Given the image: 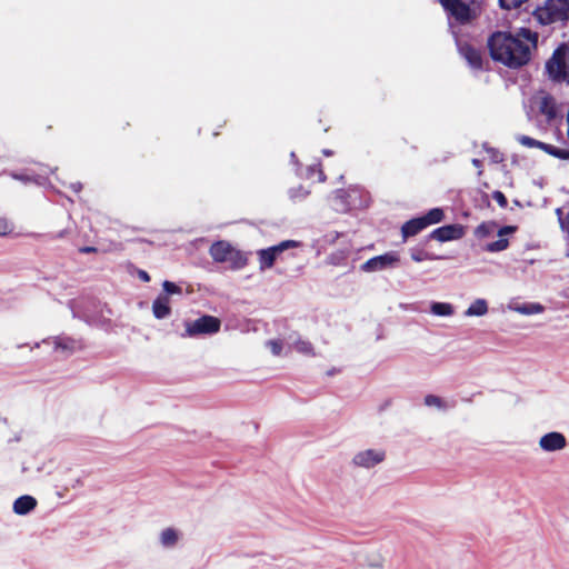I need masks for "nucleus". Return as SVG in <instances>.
Wrapping results in <instances>:
<instances>
[{
    "label": "nucleus",
    "instance_id": "obj_30",
    "mask_svg": "<svg viewBox=\"0 0 569 569\" xmlns=\"http://www.w3.org/2000/svg\"><path fill=\"white\" fill-rule=\"evenodd\" d=\"M509 246V241L507 239H498L496 241H492L486 246V250L489 252H499L505 249H507Z\"/></svg>",
    "mask_w": 569,
    "mask_h": 569
},
{
    "label": "nucleus",
    "instance_id": "obj_12",
    "mask_svg": "<svg viewBox=\"0 0 569 569\" xmlns=\"http://www.w3.org/2000/svg\"><path fill=\"white\" fill-rule=\"evenodd\" d=\"M37 507V500L32 496L24 495L17 498L13 502V512L19 516H26L30 513Z\"/></svg>",
    "mask_w": 569,
    "mask_h": 569
},
{
    "label": "nucleus",
    "instance_id": "obj_38",
    "mask_svg": "<svg viewBox=\"0 0 569 569\" xmlns=\"http://www.w3.org/2000/svg\"><path fill=\"white\" fill-rule=\"evenodd\" d=\"M492 198H493V200H496L498 202V204L501 208H506L507 207L508 200H507L506 196L501 191H498V190L493 191Z\"/></svg>",
    "mask_w": 569,
    "mask_h": 569
},
{
    "label": "nucleus",
    "instance_id": "obj_19",
    "mask_svg": "<svg viewBox=\"0 0 569 569\" xmlns=\"http://www.w3.org/2000/svg\"><path fill=\"white\" fill-rule=\"evenodd\" d=\"M512 310L520 315H538L543 312L545 307L538 302H529V303H522V305H516L513 307H510Z\"/></svg>",
    "mask_w": 569,
    "mask_h": 569
},
{
    "label": "nucleus",
    "instance_id": "obj_13",
    "mask_svg": "<svg viewBox=\"0 0 569 569\" xmlns=\"http://www.w3.org/2000/svg\"><path fill=\"white\" fill-rule=\"evenodd\" d=\"M152 312L157 319H166L171 313L170 299L167 295H159L152 303Z\"/></svg>",
    "mask_w": 569,
    "mask_h": 569
},
{
    "label": "nucleus",
    "instance_id": "obj_37",
    "mask_svg": "<svg viewBox=\"0 0 569 569\" xmlns=\"http://www.w3.org/2000/svg\"><path fill=\"white\" fill-rule=\"evenodd\" d=\"M12 231V226L6 218L0 217V237L7 236Z\"/></svg>",
    "mask_w": 569,
    "mask_h": 569
},
{
    "label": "nucleus",
    "instance_id": "obj_7",
    "mask_svg": "<svg viewBox=\"0 0 569 569\" xmlns=\"http://www.w3.org/2000/svg\"><path fill=\"white\" fill-rule=\"evenodd\" d=\"M456 44L460 57L466 60L471 69L477 71L483 70L485 58L480 49L461 39H456Z\"/></svg>",
    "mask_w": 569,
    "mask_h": 569
},
{
    "label": "nucleus",
    "instance_id": "obj_16",
    "mask_svg": "<svg viewBox=\"0 0 569 569\" xmlns=\"http://www.w3.org/2000/svg\"><path fill=\"white\" fill-rule=\"evenodd\" d=\"M54 343L56 350H61L62 352H66L67 356L82 348L80 340H76L69 337H59L56 339Z\"/></svg>",
    "mask_w": 569,
    "mask_h": 569
},
{
    "label": "nucleus",
    "instance_id": "obj_5",
    "mask_svg": "<svg viewBox=\"0 0 569 569\" xmlns=\"http://www.w3.org/2000/svg\"><path fill=\"white\" fill-rule=\"evenodd\" d=\"M221 321L213 317L204 315L193 321L186 322V335L196 337L199 335H213L220 330Z\"/></svg>",
    "mask_w": 569,
    "mask_h": 569
},
{
    "label": "nucleus",
    "instance_id": "obj_36",
    "mask_svg": "<svg viewBox=\"0 0 569 569\" xmlns=\"http://www.w3.org/2000/svg\"><path fill=\"white\" fill-rule=\"evenodd\" d=\"M483 149L490 154L493 162H500L503 160L502 154L497 149L489 147L487 143L483 144Z\"/></svg>",
    "mask_w": 569,
    "mask_h": 569
},
{
    "label": "nucleus",
    "instance_id": "obj_40",
    "mask_svg": "<svg viewBox=\"0 0 569 569\" xmlns=\"http://www.w3.org/2000/svg\"><path fill=\"white\" fill-rule=\"evenodd\" d=\"M10 176L14 179V180H19V181H22L24 183L27 182H30L31 181V178L29 176H26V174H19V173H16V172H11Z\"/></svg>",
    "mask_w": 569,
    "mask_h": 569
},
{
    "label": "nucleus",
    "instance_id": "obj_23",
    "mask_svg": "<svg viewBox=\"0 0 569 569\" xmlns=\"http://www.w3.org/2000/svg\"><path fill=\"white\" fill-rule=\"evenodd\" d=\"M425 220L426 226H431L435 223H439L443 220L445 213L440 208H433L429 210L425 216L421 217Z\"/></svg>",
    "mask_w": 569,
    "mask_h": 569
},
{
    "label": "nucleus",
    "instance_id": "obj_1",
    "mask_svg": "<svg viewBox=\"0 0 569 569\" xmlns=\"http://www.w3.org/2000/svg\"><path fill=\"white\" fill-rule=\"evenodd\" d=\"M538 33L521 28L517 34L506 31L493 32L487 41L492 60L508 68L517 69L530 61L531 50L536 49Z\"/></svg>",
    "mask_w": 569,
    "mask_h": 569
},
{
    "label": "nucleus",
    "instance_id": "obj_35",
    "mask_svg": "<svg viewBox=\"0 0 569 569\" xmlns=\"http://www.w3.org/2000/svg\"><path fill=\"white\" fill-rule=\"evenodd\" d=\"M266 346L270 349L272 355L280 356L282 351V342L280 340H268Z\"/></svg>",
    "mask_w": 569,
    "mask_h": 569
},
{
    "label": "nucleus",
    "instance_id": "obj_39",
    "mask_svg": "<svg viewBox=\"0 0 569 569\" xmlns=\"http://www.w3.org/2000/svg\"><path fill=\"white\" fill-rule=\"evenodd\" d=\"M490 232V229H489V226L486 224V223H481L480 226L477 227L476 229V234L478 237H486L488 236Z\"/></svg>",
    "mask_w": 569,
    "mask_h": 569
},
{
    "label": "nucleus",
    "instance_id": "obj_9",
    "mask_svg": "<svg viewBox=\"0 0 569 569\" xmlns=\"http://www.w3.org/2000/svg\"><path fill=\"white\" fill-rule=\"evenodd\" d=\"M449 17L459 23H468L472 19V11L462 0H439Z\"/></svg>",
    "mask_w": 569,
    "mask_h": 569
},
{
    "label": "nucleus",
    "instance_id": "obj_28",
    "mask_svg": "<svg viewBox=\"0 0 569 569\" xmlns=\"http://www.w3.org/2000/svg\"><path fill=\"white\" fill-rule=\"evenodd\" d=\"M298 246H299V242H297L295 240H284L276 246L269 247V249L274 253V257L278 258L283 251H286L290 248H296Z\"/></svg>",
    "mask_w": 569,
    "mask_h": 569
},
{
    "label": "nucleus",
    "instance_id": "obj_26",
    "mask_svg": "<svg viewBox=\"0 0 569 569\" xmlns=\"http://www.w3.org/2000/svg\"><path fill=\"white\" fill-rule=\"evenodd\" d=\"M410 257L416 262H421L423 260H435L440 259L441 257L435 256L423 249L420 248H413L410 251Z\"/></svg>",
    "mask_w": 569,
    "mask_h": 569
},
{
    "label": "nucleus",
    "instance_id": "obj_15",
    "mask_svg": "<svg viewBox=\"0 0 569 569\" xmlns=\"http://www.w3.org/2000/svg\"><path fill=\"white\" fill-rule=\"evenodd\" d=\"M425 228H427L425 220H422L421 217H418L405 222L403 226L401 227V233L402 237L407 239L409 237L418 234Z\"/></svg>",
    "mask_w": 569,
    "mask_h": 569
},
{
    "label": "nucleus",
    "instance_id": "obj_46",
    "mask_svg": "<svg viewBox=\"0 0 569 569\" xmlns=\"http://www.w3.org/2000/svg\"><path fill=\"white\" fill-rule=\"evenodd\" d=\"M472 164L476 167V168H481V161L479 159H472Z\"/></svg>",
    "mask_w": 569,
    "mask_h": 569
},
{
    "label": "nucleus",
    "instance_id": "obj_22",
    "mask_svg": "<svg viewBox=\"0 0 569 569\" xmlns=\"http://www.w3.org/2000/svg\"><path fill=\"white\" fill-rule=\"evenodd\" d=\"M178 541V532L172 528H167L160 533V542L166 548L173 547Z\"/></svg>",
    "mask_w": 569,
    "mask_h": 569
},
{
    "label": "nucleus",
    "instance_id": "obj_43",
    "mask_svg": "<svg viewBox=\"0 0 569 569\" xmlns=\"http://www.w3.org/2000/svg\"><path fill=\"white\" fill-rule=\"evenodd\" d=\"M513 230H515V228H513V227H510V226L502 227V228L499 230L498 234H499L500 237H502V236H505V234L511 233Z\"/></svg>",
    "mask_w": 569,
    "mask_h": 569
},
{
    "label": "nucleus",
    "instance_id": "obj_45",
    "mask_svg": "<svg viewBox=\"0 0 569 569\" xmlns=\"http://www.w3.org/2000/svg\"><path fill=\"white\" fill-rule=\"evenodd\" d=\"M71 188L73 189V191L79 192L82 188V184L80 182H76L71 184Z\"/></svg>",
    "mask_w": 569,
    "mask_h": 569
},
{
    "label": "nucleus",
    "instance_id": "obj_27",
    "mask_svg": "<svg viewBox=\"0 0 569 569\" xmlns=\"http://www.w3.org/2000/svg\"><path fill=\"white\" fill-rule=\"evenodd\" d=\"M383 563L385 559L378 552L369 553L366 556L365 565L369 568L381 569L383 567Z\"/></svg>",
    "mask_w": 569,
    "mask_h": 569
},
{
    "label": "nucleus",
    "instance_id": "obj_47",
    "mask_svg": "<svg viewBox=\"0 0 569 569\" xmlns=\"http://www.w3.org/2000/svg\"><path fill=\"white\" fill-rule=\"evenodd\" d=\"M326 177L321 170H319V181H325Z\"/></svg>",
    "mask_w": 569,
    "mask_h": 569
},
{
    "label": "nucleus",
    "instance_id": "obj_32",
    "mask_svg": "<svg viewBox=\"0 0 569 569\" xmlns=\"http://www.w3.org/2000/svg\"><path fill=\"white\" fill-rule=\"evenodd\" d=\"M308 194H309V191L307 189H305L302 186L291 188L289 190V197L293 201L303 200L307 198Z\"/></svg>",
    "mask_w": 569,
    "mask_h": 569
},
{
    "label": "nucleus",
    "instance_id": "obj_29",
    "mask_svg": "<svg viewBox=\"0 0 569 569\" xmlns=\"http://www.w3.org/2000/svg\"><path fill=\"white\" fill-rule=\"evenodd\" d=\"M425 405L428 407H436L439 410H446L448 408L446 402L440 397L435 395L426 396Z\"/></svg>",
    "mask_w": 569,
    "mask_h": 569
},
{
    "label": "nucleus",
    "instance_id": "obj_34",
    "mask_svg": "<svg viewBox=\"0 0 569 569\" xmlns=\"http://www.w3.org/2000/svg\"><path fill=\"white\" fill-rule=\"evenodd\" d=\"M528 0H499V4L502 9H517L521 7Z\"/></svg>",
    "mask_w": 569,
    "mask_h": 569
},
{
    "label": "nucleus",
    "instance_id": "obj_14",
    "mask_svg": "<svg viewBox=\"0 0 569 569\" xmlns=\"http://www.w3.org/2000/svg\"><path fill=\"white\" fill-rule=\"evenodd\" d=\"M352 194L346 190H337L333 197V208L336 211L346 212L353 207V203L350 201Z\"/></svg>",
    "mask_w": 569,
    "mask_h": 569
},
{
    "label": "nucleus",
    "instance_id": "obj_18",
    "mask_svg": "<svg viewBox=\"0 0 569 569\" xmlns=\"http://www.w3.org/2000/svg\"><path fill=\"white\" fill-rule=\"evenodd\" d=\"M257 254L259 259V268L261 271L272 268L277 258L269 248L258 250Z\"/></svg>",
    "mask_w": 569,
    "mask_h": 569
},
{
    "label": "nucleus",
    "instance_id": "obj_17",
    "mask_svg": "<svg viewBox=\"0 0 569 569\" xmlns=\"http://www.w3.org/2000/svg\"><path fill=\"white\" fill-rule=\"evenodd\" d=\"M488 312V303L485 299L475 300L465 311L466 317H481Z\"/></svg>",
    "mask_w": 569,
    "mask_h": 569
},
{
    "label": "nucleus",
    "instance_id": "obj_24",
    "mask_svg": "<svg viewBox=\"0 0 569 569\" xmlns=\"http://www.w3.org/2000/svg\"><path fill=\"white\" fill-rule=\"evenodd\" d=\"M546 153L563 160H569V149L557 148L552 144H548L543 142L542 149Z\"/></svg>",
    "mask_w": 569,
    "mask_h": 569
},
{
    "label": "nucleus",
    "instance_id": "obj_3",
    "mask_svg": "<svg viewBox=\"0 0 569 569\" xmlns=\"http://www.w3.org/2000/svg\"><path fill=\"white\" fill-rule=\"evenodd\" d=\"M209 253L216 262L228 263L229 268L233 270L242 269L248 262L243 252L223 240L212 243Z\"/></svg>",
    "mask_w": 569,
    "mask_h": 569
},
{
    "label": "nucleus",
    "instance_id": "obj_42",
    "mask_svg": "<svg viewBox=\"0 0 569 569\" xmlns=\"http://www.w3.org/2000/svg\"><path fill=\"white\" fill-rule=\"evenodd\" d=\"M138 274V278L143 281V282H149L150 281V276L147 271L144 270H138L137 272Z\"/></svg>",
    "mask_w": 569,
    "mask_h": 569
},
{
    "label": "nucleus",
    "instance_id": "obj_11",
    "mask_svg": "<svg viewBox=\"0 0 569 569\" xmlns=\"http://www.w3.org/2000/svg\"><path fill=\"white\" fill-rule=\"evenodd\" d=\"M567 439L558 431H551L539 439V447L546 452L559 451L566 448Z\"/></svg>",
    "mask_w": 569,
    "mask_h": 569
},
{
    "label": "nucleus",
    "instance_id": "obj_44",
    "mask_svg": "<svg viewBox=\"0 0 569 569\" xmlns=\"http://www.w3.org/2000/svg\"><path fill=\"white\" fill-rule=\"evenodd\" d=\"M79 251L81 253H91V252H96L97 251V248L96 247H81L79 249Z\"/></svg>",
    "mask_w": 569,
    "mask_h": 569
},
{
    "label": "nucleus",
    "instance_id": "obj_10",
    "mask_svg": "<svg viewBox=\"0 0 569 569\" xmlns=\"http://www.w3.org/2000/svg\"><path fill=\"white\" fill-rule=\"evenodd\" d=\"M465 234L463 227L460 224H447L435 229L430 234V239L440 242L451 241L462 238Z\"/></svg>",
    "mask_w": 569,
    "mask_h": 569
},
{
    "label": "nucleus",
    "instance_id": "obj_33",
    "mask_svg": "<svg viewBox=\"0 0 569 569\" xmlns=\"http://www.w3.org/2000/svg\"><path fill=\"white\" fill-rule=\"evenodd\" d=\"M162 288L164 291L163 295H167L168 297L169 295H181L182 292V289L179 286L168 280L163 281Z\"/></svg>",
    "mask_w": 569,
    "mask_h": 569
},
{
    "label": "nucleus",
    "instance_id": "obj_6",
    "mask_svg": "<svg viewBox=\"0 0 569 569\" xmlns=\"http://www.w3.org/2000/svg\"><path fill=\"white\" fill-rule=\"evenodd\" d=\"M386 459V450L382 448H368L356 452L351 465L356 468L371 469L382 463Z\"/></svg>",
    "mask_w": 569,
    "mask_h": 569
},
{
    "label": "nucleus",
    "instance_id": "obj_48",
    "mask_svg": "<svg viewBox=\"0 0 569 569\" xmlns=\"http://www.w3.org/2000/svg\"><path fill=\"white\" fill-rule=\"evenodd\" d=\"M322 152H323V154H326V156H331V154H332V151H331V150H328V149H325Z\"/></svg>",
    "mask_w": 569,
    "mask_h": 569
},
{
    "label": "nucleus",
    "instance_id": "obj_31",
    "mask_svg": "<svg viewBox=\"0 0 569 569\" xmlns=\"http://www.w3.org/2000/svg\"><path fill=\"white\" fill-rule=\"evenodd\" d=\"M517 140L520 144L528 147V148H539L542 149L543 142L536 140L533 138H530L528 136H519L517 137Z\"/></svg>",
    "mask_w": 569,
    "mask_h": 569
},
{
    "label": "nucleus",
    "instance_id": "obj_49",
    "mask_svg": "<svg viewBox=\"0 0 569 569\" xmlns=\"http://www.w3.org/2000/svg\"><path fill=\"white\" fill-rule=\"evenodd\" d=\"M290 157H291L292 161H296L297 157H296L295 152H291Z\"/></svg>",
    "mask_w": 569,
    "mask_h": 569
},
{
    "label": "nucleus",
    "instance_id": "obj_25",
    "mask_svg": "<svg viewBox=\"0 0 569 569\" xmlns=\"http://www.w3.org/2000/svg\"><path fill=\"white\" fill-rule=\"evenodd\" d=\"M299 353L306 355V356H313V347L311 342L307 340H302L300 338H297L291 342V345Z\"/></svg>",
    "mask_w": 569,
    "mask_h": 569
},
{
    "label": "nucleus",
    "instance_id": "obj_2",
    "mask_svg": "<svg viewBox=\"0 0 569 569\" xmlns=\"http://www.w3.org/2000/svg\"><path fill=\"white\" fill-rule=\"evenodd\" d=\"M545 72L552 82L569 86V41L555 49L546 61Z\"/></svg>",
    "mask_w": 569,
    "mask_h": 569
},
{
    "label": "nucleus",
    "instance_id": "obj_8",
    "mask_svg": "<svg viewBox=\"0 0 569 569\" xmlns=\"http://www.w3.org/2000/svg\"><path fill=\"white\" fill-rule=\"evenodd\" d=\"M399 262V256L397 252L390 251L380 256L370 258L360 266L363 272H376L387 269L396 268Z\"/></svg>",
    "mask_w": 569,
    "mask_h": 569
},
{
    "label": "nucleus",
    "instance_id": "obj_4",
    "mask_svg": "<svg viewBox=\"0 0 569 569\" xmlns=\"http://www.w3.org/2000/svg\"><path fill=\"white\" fill-rule=\"evenodd\" d=\"M536 19L541 24H550L569 19V0H546L533 11Z\"/></svg>",
    "mask_w": 569,
    "mask_h": 569
},
{
    "label": "nucleus",
    "instance_id": "obj_21",
    "mask_svg": "<svg viewBox=\"0 0 569 569\" xmlns=\"http://www.w3.org/2000/svg\"><path fill=\"white\" fill-rule=\"evenodd\" d=\"M430 312L439 317H449L453 315L455 309L452 305L448 302H432L430 305Z\"/></svg>",
    "mask_w": 569,
    "mask_h": 569
},
{
    "label": "nucleus",
    "instance_id": "obj_41",
    "mask_svg": "<svg viewBox=\"0 0 569 569\" xmlns=\"http://www.w3.org/2000/svg\"><path fill=\"white\" fill-rule=\"evenodd\" d=\"M66 234H67V230H61V231H59L57 233H49V234H47V238L49 240H56V239L63 238Z\"/></svg>",
    "mask_w": 569,
    "mask_h": 569
},
{
    "label": "nucleus",
    "instance_id": "obj_20",
    "mask_svg": "<svg viewBox=\"0 0 569 569\" xmlns=\"http://www.w3.org/2000/svg\"><path fill=\"white\" fill-rule=\"evenodd\" d=\"M539 110L549 120L553 119L557 114L553 98L550 96L542 97L539 102Z\"/></svg>",
    "mask_w": 569,
    "mask_h": 569
}]
</instances>
